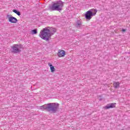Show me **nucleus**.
<instances>
[{
    "instance_id": "nucleus-9",
    "label": "nucleus",
    "mask_w": 130,
    "mask_h": 130,
    "mask_svg": "<svg viewBox=\"0 0 130 130\" xmlns=\"http://www.w3.org/2000/svg\"><path fill=\"white\" fill-rule=\"evenodd\" d=\"M75 27L78 29L82 27V21L81 20H77L75 23Z\"/></svg>"
},
{
    "instance_id": "nucleus-15",
    "label": "nucleus",
    "mask_w": 130,
    "mask_h": 130,
    "mask_svg": "<svg viewBox=\"0 0 130 130\" xmlns=\"http://www.w3.org/2000/svg\"><path fill=\"white\" fill-rule=\"evenodd\" d=\"M126 31V29H122V32H125Z\"/></svg>"
},
{
    "instance_id": "nucleus-4",
    "label": "nucleus",
    "mask_w": 130,
    "mask_h": 130,
    "mask_svg": "<svg viewBox=\"0 0 130 130\" xmlns=\"http://www.w3.org/2000/svg\"><path fill=\"white\" fill-rule=\"evenodd\" d=\"M97 14V10L96 9H91L86 12L85 14V18L86 20H91L92 19V17L95 16Z\"/></svg>"
},
{
    "instance_id": "nucleus-10",
    "label": "nucleus",
    "mask_w": 130,
    "mask_h": 130,
    "mask_svg": "<svg viewBox=\"0 0 130 130\" xmlns=\"http://www.w3.org/2000/svg\"><path fill=\"white\" fill-rule=\"evenodd\" d=\"M38 108L41 110H47V104L38 107Z\"/></svg>"
},
{
    "instance_id": "nucleus-8",
    "label": "nucleus",
    "mask_w": 130,
    "mask_h": 130,
    "mask_svg": "<svg viewBox=\"0 0 130 130\" xmlns=\"http://www.w3.org/2000/svg\"><path fill=\"white\" fill-rule=\"evenodd\" d=\"M115 105H116V103L109 104L104 107V108L105 109H110V108H115Z\"/></svg>"
},
{
    "instance_id": "nucleus-11",
    "label": "nucleus",
    "mask_w": 130,
    "mask_h": 130,
    "mask_svg": "<svg viewBox=\"0 0 130 130\" xmlns=\"http://www.w3.org/2000/svg\"><path fill=\"white\" fill-rule=\"evenodd\" d=\"M49 67L50 68L51 72V73H53L54 72H55V68H54V67L51 64V63H48Z\"/></svg>"
},
{
    "instance_id": "nucleus-6",
    "label": "nucleus",
    "mask_w": 130,
    "mask_h": 130,
    "mask_svg": "<svg viewBox=\"0 0 130 130\" xmlns=\"http://www.w3.org/2000/svg\"><path fill=\"white\" fill-rule=\"evenodd\" d=\"M7 17H8V21L9 22H10V23L16 24V23L18 22V19L14 17H10V15H8Z\"/></svg>"
},
{
    "instance_id": "nucleus-7",
    "label": "nucleus",
    "mask_w": 130,
    "mask_h": 130,
    "mask_svg": "<svg viewBox=\"0 0 130 130\" xmlns=\"http://www.w3.org/2000/svg\"><path fill=\"white\" fill-rule=\"evenodd\" d=\"M66 55V51L63 50H58L57 56L58 57H63Z\"/></svg>"
},
{
    "instance_id": "nucleus-14",
    "label": "nucleus",
    "mask_w": 130,
    "mask_h": 130,
    "mask_svg": "<svg viewBox=\"0 0 130 130\" xmlns=\"http://www.w3.org/2000/svg\"><path fill=\"white\" fill-rule=\"evenodd\" d=\"M31 34L34 35V34H37V29L32 30L31 31Z\"/></svg>"
},
{
    "instance_id": "nucleus-2",
    "label": "nucleus",
    "mask_w": 130,
    "mask_h": 130,
    "mask_svg": "<svg viewBox=\"0 0 130 130\" xmlns=\"http://www.w3.org/2000/svg\"><path fill=\"white\" fill-rule=\"evenodd\" d=\"M63 7V2L61 1H56L50 7V9L51 11H61Z\"/></svg>"
},
{
    "instance_id": "nucleus-1",
    "label": "nucleus",
    "mask_w": 130,
    "mask_h": 130,
    "mask_svg": "<svg viewBox=\"0 0 130 130\" xmlns=\"http://www.w3.org/2000/svg\"><path fill=\"white\" fill-rule=\"evenodd\" d=\"M55 32H56V29L47 27L44 28L43 30L40 31L39 36L42 39H44L46 41H48L49 38L51 37V35H53Z\"/></svg>"
},
{
    "instance_id": "nucleus-13",
    "label": "nucleus",
    "mask_w": 130,
    "mask_h": 130,
    "mask_svg": "<svg viewBox=\"0 0 130 130\" xmlns=\"http://www.w3.org/2000/svg\"><path fill=\"white\" fill-rule=\"evenodd\" d=\"M13 13H15L18 16H21V13L19 11H18L17 10H13Z\"/></svg>"
},
{
    "instance_id": "nucleus-12",
    "label": "nucleus",
    "mask_w": 130,
    "mask_h": 130,
    "mask_svg": "<svg viewBox=\"0 0 130 130\" xmlns=\"http://www.w3.org/2000/svg\"><path fill=\"white\" fill-rule=\"evenodd\" d=\"M119 85H120V83L118 82H114L113 83L114 88H115V89H117V88H119V87H120Z\"/></svg>"
},
{
    "instance_id": "nucleus-3",
    "label": "nucleus",
    "mask_w": 130,
    "mask_h": 130,
    "mask_svg": "<svg viewBox=\"0 0 130 130\" xmlns=\"http://www.w3.org/2000/svg\"><path fill=\"white\" fill-rule=\"evenodd\" d=\"M59 107V105L57 103H48L47 104V111H51L53 113H55Z\"/></svg>"
},
{
    "instance_id": "nucleus-5",
    "label": "nucleus",
    "mask_w": 130,
    "mask_h": 130,
    "mask_svg": "<svg viewBox=\"0 0 130 130\" xmlns=\"http://www.w3.org/2000/svg\"><path fill=\"white\" fill-rule=\"evenodd\" d=\"M12 52L14 53H19L21 52V46L19 45H14L12 47Z\"/></svg>"
}]
</instances>
